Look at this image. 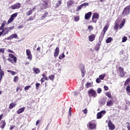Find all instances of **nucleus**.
<instances>
[{
	"mask_svg": "<svg viewBox=\"0 0 130 130\" xmlns=\"http://www.w3.org/2000/svg\"><path fill=\"white\" fill-rule=\"evenodd\" d=\"M14 26L4 27L3 29H2V31H0V37L1 36H2V35H3V36H6L7 34H9V32H10V31L14 30Z\"/></svg>",
	"mask_w": 130,
	"mask_h": 130,
	"instance_id": "f257e3e1",
	"label": "nucleus"
},
{
	"mask_svg": "<svg viewBox=\"0 0 130 130\" xmlns=\"http://www.w3.org/2000/svg\"><path fill=\"white\" fill-rule=\"evenodd\" d=\"M43 3L40 4V8L41 10H46L48 8V4H49V0H42Z\"/></svg>",
	"mask_w": 130,
	"mask_h": 130,
	"instance_id": "f03ea898",
	"label": "nucleus"
},
{
	"mask_svg": "<svg viewBox=\"0 0 130 130\" xmlns=\"http://www.w3.org/2000/svg\"><path fill=\"white\" fill-rule=\"evenodd\" d=\"M9 56L10 58L7 59V60L9 61L10 62H11V63H17V57L15 56L14 54L12 53L9 54Z\"/></svg>",
	"mask_w": 130,
	"mask_h": 130,
	"instance_id": "7ed1b4c3",
	"label": "nucleus"
},
{
	"mask_svg": "<svg viewBox=\"0 0 130 130\" xmlns=\"http://www.w3.org/2000/svg\"><path fill=\"white\" fill-rule=\"evenodd\" d=\"M130 14V6L128 5L125 7L121 13V15L122 17H126V16H128V14Z\"/></svg>",
	"mask_w": 130,
	"mask_h": 130,
	"instance_id": "20e7f679",
	"label": "nucleus"
},
{
	"mask_svg": "<svg viewBox=\"0 0 130 130\" xmlns=\"http://www.w3.org/2000/svg\"><path fill=\"white\" fill-rule=\"evenodd\" d=\"M88 95L89 97H93V98H95L97 97V92L93 89H90L88 90Z\"/></svg>",
	"mask_w": 130,
	"mask_h": 130,
	"instance_id": "39448f33",
	"label": "nucleus"
},
{
	"mask_svg": "<svg viewBox=\"0 0 130 130\" xmlns=\"http://www.w3.org/2000/svg\"><path fill=\"white\" fill-rule=\"evenodd\" d=\"M87 126L90 129H95V128H96V124L93 122L92 121H90L87 124Z\"/></svg>",
	"mask_w": 130,
	"mask_h": 130,
	"instance_id": "423d86ee",
	"label": "nucleus"
},
{
	"mask_svg": "<svg viewBox=\"0 0 130 130\" xmlns=\"http://www.w3.org/2000/svg\"><path fill=\"white\" fill-rule=\"evenodd\" d=\"M79 68L81 72L82 78H84V77H85V74L86 73V71H85V66H84L83 64H80Z\"/></svg>",
	"mask_w": 130,
	"mask_h": 130,
	"instance_id": "0eeeda50",
	"label": "nucleus"
},
{
	"mask_svg": "<svg viewBox=\"0 0 130 130\" xmlns=\"http://www.w3.org/2000/svg\"><path fill=\"white\" fill-rule=\"evenodd\" d=\"M105 113H106V111L105 110H102L101 112L98 113L96 114L97 119H100L101 118H102V116H103Z\"/></svg>",
	"mask_w": 130,
	"mask_h": 130,
	"instance_id": "6e6552de",
	"label": "nucleus"
},
{
	"mask_svg": "<svg viewBox=\"0 0 130 130\" xmlns=\"http://www.w3.org/2000/svg\"><path fill=\"white\" fill-rule=\"evenodd\" d=\"M18 39V35L17 34H12L10 37L6 38L5 40H12V39Z\"/></svg>",
	"mask_w": 130,
	"mask_h": 130,
	"instance_id": "1a4fd4ad",
	"label": "nucleus"
},
{
	"mask_svg": "<svg viewBox=\"0 0 130 130\" xmlns=\"http://www.w3.org/2000/svg\"><path fill=\"white\" fill-rule=\"evenodd\" d=\"M95 19H96V20H95ZM98 19H99V15L98 14V13H93L91 19L92 22L93 23H96L97 20H98Z\"/></svg>",
	"mask_w": 130,
	"mask_h": 130,
	"instance_id": "9d476101",
	"label": "nucleus"
},
{
	"mask_svg": "<svg viewBox=\"0 0 130 130\" xmlns=\"http://www.w3.org/2000/svg\"><path fill=\"white\" fill-rule=\"evenodd\" d=\"M11 8L12 10H18V9H20V8H21V4L19 3H16L14 5H12L11 6Z\"/></svg>",
	"mask_w": 130,
	"mask_h": 130,
	"instance_id": "9b49d317",
	"label": "nucleus"
},
{
	"mask_svg": "<svg viewBox=\"0 0 130 130\" xmlns=\"http://www.w3.org/2000/svg\"><path fill=\"white\" fill-rule=\"evenodd\" d=\"M26 55L27 56V58L31 60L32 59V53H31V50L30 49H26Z\"/></svg>",
	"mask_w": 130,
	"mask_h": 130,
	"instance_id": "f8f14e48",
	"label": "nucleus"
},
{
	"mask_svg": "<svg viewBox=\"0 0 130 130\" xmlns=\"http://www.w3.org/2000/svg\"><path fill=\"white\" fill-rule=\"evenodd\" d=\"M118 71L119 72V76L121 78H123L124 77V71L122 67H120L118 68Z\"/></svg>",
	"mask_w": 130,
	"mask_h": 130,
	"instance_id": "ddd939ff",
	"label": "nucleus"
},
{
	"mask_svg": "<svg viewBox=\"0 0 130 130\" xmlns=\"http://www.w3.org/2000/svg\"><path fill=\"white\" fill-rule=\"evenodd\" d=\"M108 28H109V24H106L104 27L103 31L101 34V35H103V37H104V35H105V33H106V31H107V30H108Z\"/></svg>",
	"mask_w": 130,
	"mask_h": 130,
	"instance_id": "4468645a",
	"label": "nucleus"
},
{
	"mask_svg": "<svg viewBox=\"0 0 130 130\" xmlns=\"http://www.w3.org/2000/svg\"><path fill=\"white\" fill-rule=\"evenodd\" d=\"M96 38V35L93 34H91L90 36H88V40L90 42H93Z\"/></svg>",
	"mask_w": 130,
	"mask_h": 130,
	"instance_id": "2eb2a0df",
	"label": "nucleus"
},
{
	"mask_svg": "<svg viewBox=\"0 0 130 130\" xmlns=\"http://www.w3.org/2000/svg\"><path fill=\"white\" fill-rule=\"evenodd\" d=\"M3 76H5V72L2 70V65L0 64V83L3 80Z\"/></svg>",
	"mask_w": 130,
	"mask_h": 130,
	"instance_id": "dca6fc26",
	"label": "nucleus"
},
{
	"mask_svg": "<svg viewBox=\"0 0 130 130\" xmlns=\"http://www.w3.org/2000/svg\"><path fill=\"white\" fill-rule=\"evenodd\" d=\"M108 127L109 129L110 130H113L115 129V126L114 125H113V124H112V122H111V121H109L108 122Z\"/></svg>",
	"mask_w": 130,
	"mask_h": 130,
	"instance_id": "f3484780",
	"label": "nucleus"
},
{
	"mask_svg": "<svg viewBox=\"0 0 130 130\" xmlns=\"http://www.w3.org/2000/svg\"><path fill=\"white\" fill-rule=\"evenodd\" d=\"M59 54V48L57 47L55 49V52L54 53V57H57Z\"/></svg>",
	"mask_w": 130,
	"mask_h": 130,
	"instance_id": "a211bd4d",
	"label": "nucleus"
},
{
	"mask_svg": "<svg viewBox=\"0 0 130 130\" xmlns=\"http://www.w3.org/2000/svg\"><path fill=\"white\" fill-rule=\"evenodd\" d=\"M34 10H36V6H35L34 7H33L32 8V9H30V10L28 11L26 14V16H30L31 15H32L33 11H34Z\"/></svg>",
	"mask_w": 130,
	"mask_h": 130,
	"instance_id": "6ab92c4d",
	"label": "nucleus"
},
{
	"mask_svg": "<svg viewBox=\"0 0 130 130\" xmlns=\"http://www.w3.org/2000/svg\"><path fill=\"white\" fill-rule=\"evenodd\" d=\"M91 16H92V13L91 12H88L85 15V20H89L91 18Z\"/></svg>",
	"mask_w": 130,
	"mask_h": 130,
	"instance_id": "aec40b11",
	"label": "nucleus"
},
{
	"mask_svg": "<svg viewBox=\"0 0 130 130\" xmlns=\"http://www.w3.org/2000/svg\"><path fill=\"white\" fill-rule=\"evenodd\" d=\"M0 127L1 128H2V129H4V128L5 127V126H6L7 123H6V121L3 120L1 123H0Z\"/></svg>",
	"mask_w": 130,
	"mask_h": 130,
	"instance_id": "412c9836",
	"label": "nucleus"
},
{
	"mask_svg": "<svg viewBox=\"0 0 130 130\" xmlns=\"http://www.w3.org/2000/svg\"><path fill=\"white\" fill-rule=\"evenodd\" d=\"M114 103V101L113 100H109L107 102V106L110 107V106H112L113 104Z\"/></svg>",
	"mask_w": 130,
	"mask_h": 130,
	"instance_id": "4be33fe9",
	"label": "nucleus"
},
{
	"mask_svg": "<svg viewBox=\"0 0 130 130\" xmlns=\"http://www.w3.org/2000/svg\"><path fill=\"white\" fill-rule=\"evenodd\" d=\"M74 4H75V2L73 0H69V1L67 2V5L69 7H72Z\"/></svg>",
	"mask_w": 130,
	"mask_h": 130,
	"instance_id": "5701e85b",
	"label": "nucleus"
},
{
	"mask_svg": "<svg viewBox=\"0 0 130 130\" xmlns=\"http://www.w3.org/2000/svg\"><path fill=\"white\" fill-rule=\"evenodd\" d=\"M101 46V41H99V43L95 46V47L94 48L95 50H96V51H98V50L100 49Z\"/></svg>",
	"mask_w": 130,
	"mask_h": 130,
	"instance_id": "b1692460",
	"label": "nucleus"
},
{
	"mask_svg": "<svg viewBox=\"0 0 130 130\" xmlns=\"http://www.w3.org/2000/svg\"><path fill=\"white\" fill-rule=\"evenodd\" d=\"M125 24V18H124L122 19V22L119 26V29H122V27H123V26H124Z\"/></svg>",
	"mask_w": 130,
	"mask_h": 130,
	"instance_id": "393cba45",
	"label": "nucleus"
},
{
	"mask_svg": "<svg viewBox=\"0 0 130 130\" xmlns=\"http://www.w3.org/2000/svg\"><path fill=\"white\" fill-rule=\"evenodd\" d=\"M24 111H25V107H22L21 108H20L17 111V114H21V113H22V112H24Z\"/></svg>",
	"mask_w": 130,
	"mask_h": 130,
	"instance_id": "a878e982",
	"label": "nucleus"
},
{
	"mask_svg": "<svg viewBox=\"0 0 130 130\" xmlns=\"http://www.w3.org/2000/svg\"><path fill=\"white\" fill-rule=\"evenodd\" d=\"M32 71H34L35 74H38L40 73V69L37 68H32Z\"/></svg>",
	"mask_w": 130,
	"mask_h": 130,
	"instance_id": "bb28decb",
	"label": "nucleus"
},
{
	"mask_svg": "<svg viewBox=\"0 0 130 130\" xmlns=\"http://www.w3.org/2000/svg\"><path fill=\"white\" fill-rule=\"evenodd\" d=\"M46 17H48V12L46 11L45 12V13L42 16L41 20H44Z\"/></svg>",
	"mask_w": 130,
	"mask_h": 130,
	"instance_id": "cd10ccee",
	"label": "nucleus"
},
{
	"mask_svg": "<svg viewBox=\"0 0 130 130\" xmlns=\"http://www.w3.org/2000/svg\"><path fill=\"white\" fill-rule=\"evenodd\" d=\"M16 105H17V104L16 103H11L9 105V109H13V108H14V107H15L16 106Z\"/></svg>",
	"mask_w": 130,
	"mask_h": 130,
	"instance_id": "c85d7f7f",
	"label": "nucleus"
},
{
	"mask_svg": "<svg viewBox=\"0 0 130 130\" xmlns=\"http://www.w3.org/2000/svg\"><path fill=\"white\" fill-rule=\"evenodd\" d=\"M105 95L108 98H110L111 99H112V98H113L112 96L111 95V93L109 91H108V92H106Z\"/></svg>",
	"mask_w": 130,
	"mask_h": 130,
	"instance_id": "c756f323",
	"label": "nucleus"
},
{
	"mask_svg": "<svg viewBox=\"0 0 130 130\" xmlns=\"http://www.w3.org/2000/svg\"><path fill=\"white\" fill-rule=\"evenodd\" d=\"M129 83H130V77L125 80V83H124V86H127V85H128Z\"/></svg>",
	"mask_w": 130,
	"mask_h": 130,
	"instance_id": "7c9ffc66",
	"label": "nucleus"
},
{
	"mask_svg": "<svg viewBox=\"0 0 130 130\" xmlns=\"http://www.w3.org/2000/svg\"><path fill=\"white\" fill-rule=\"evenodd\" d=\"M92 85H93V83L92 82H88L86 84H85V87L87 89L92 87Z\"/></svg>",
	"mask_w": 130,
	"mask_h": 130,
	"instance_id": "2f4dec72",
	"label": "nucleus"
},
{
	"mask_svg": "<svg viewBox=\"0 0 130 130\" xmlns=\"http://www.w3.org/2000/svg\"><path fill=\"white\" fill-rule=\"evenodd\" d=\"M6 26V21H4V23H3L0 26V31H2L3 29H4L5 26Z\"/></svg>",
	"mask_w": 130,
	"mask_h": 130,
	"instance_id": "473e14b6",
	"label": "nucleus"
},
{
	"mask_svg": "<svg viewBox=\"0 0 130 130\" xmlns=\"http://www.w3.org/2000/svg\"><path fill=\"white\" fill-rule=\"evenodd\" d=\"M58 2L56 3V7L57 8L58 7H59L60 5L62 4V0H57Z\"/></svg>",
	"mask_w": 130,
	"mask_h": 130,
	"instance_id": "72a5a7b5",
	"label": "nucleus"
},
{
	"mask_svg": "<svg viewBox=\"0 0 130 130\" xmlns=\"http://www.w3.org/2000/svg\"><path fill=\"white\" fill-rule=\"evenodd\" d=\"M113 40L112 38L111 37H109L107 39L106 42V43H110V42H111V41Z\"/></svg>",
	"mask_w": 130,
	"mask_h": 130,
	"instance_id": "f704fd0d",
	"label": "nucleus"
},
{
	"mask_svg": "<svg viewBox=\"0 0 130 130\" xmlns=\"http://www.w3.org/2000/svg\"><path fill=\"white\" fill-rule=\"evenodd\" d=\"M106 76V74H102V75H100L99 78L101 80H104V78H105Z\"/></svg>",
	"mask_w": 130,
	"mask_h": 130,
	"instance_id": "c9c22d12",
	"label": "nucleus"
},
{
	"mask_svg": "<svg viewBox=\"0 0 130 130\" xmlns=\"http://www.w3.org/2000/svg\"><path fill=\"white\" fill-rule=\"evenodd\" d=\"M14 21V18H13L11 16H10V18L9 19L8 21H7V24H9L11 23V22H13Z\"/></svg>",
	"mask_w": 130,
	"mask_h": 130,
	"instance_id": "e433bc0d",
	"label": "nucleus"
},
{
	"mask_svg": "<svg viewBox=\"0 0 130 130\" xmlns=\"http://www.w3.org/2000/svg\"><path fill=\"white\" fill-rule=\"evenodd\" d=\"M64 54L62 53L59 55L58 58L59 59H62V58H64Z\"/></svg>",
	"mask_w": 130,
	"mask_h": 130,
	"instance_id": "4c0bfd02",
	"label": "nucleus"
},
{
	"mask_svg": "<svg viewBox=\"0 0 130 130\" xmlns=\"http://www.w3.org/2000/svg\"><path fill=\"white\" fill-rule=\"evenodd\" d=\"M80 20V16H74L75 22H78Z\"/></svg>",
	"mask_w": 130,
	"mask_h": 130,
	"instance_id": "58836bf2",
	"label": "nucleus"
},
{
	"mask_svg": "<svg viewBox=\"0 0 130 130\" xmlns=\"http://www.w3.org/2000/svg\"><path fill=\"white\" fill-rule=\"evenodd\" d=\"M17 16H18V13L17 12L14 13L13 14H12V15H11V17L14 19V18H16L17 17Z\"/></svg>",
	"mask_w": 130,
	"mask_h": 130,
	"instance_id": "ea45409f",
	"label": "nucleus"
},
{
	"mask_svg": "<svg viewBox=\"0 0 130 130\" xmlns=\"http://www.w3.org/2000/svg\"><path fill=\"white\" fill-rule=\"evenodd\" d=\"M49 79L51 81H53V80L54 79V75H50L49 76Z\"/></svg>",
	"mask_w": 130,
	"mask_h": 130,
	"instance_id": "a19ab883",
	"label": "nucleus"
},
{
	"mask_svg": "<svg viewBox=\"0 0 130 130\" xmlns=\"http://www.w3.org/2000/svg\"><path fill=\"white\" fill-rule=\"evenodd\" d=\"M19 80V77L18 76H15L14 78V82H15V83H17V82H18Z\"/></svg>",
	"mask_w": 130,
	"mask_h": 130,
	"instance_id": "79ce46f5",
	"label": "nucleus"
},
{
	"mask_svg": "<svg viewBox=\"0 0 130 130\" xmlns=\"http://www.w3.org/2000/svg\"><path fill=\"white\" fill-rule=\"evenodd\" d=\"M33 20H34V17H33L32 16H30L27 19V22H29V21H33Z\"/></svg>",
	"mask_w": 130,
	"mask_h": 130,
	"instance_id": "37998d69",
	"label": "nucleus"
},
{
	"mask_svg": "<svg viewBox=\"0 0 130 130\" xmlns=\"http://www.w3.org/2000/svg\"><path fill=\"white\" fill-rule=\"evenodd\" d=\"M114 29L115 30H118V23H116L115 24V25L114 26Z\"/></svg>",
	"mask_w": 130,
	"mask_h": 130,
	"instance_id": "c03bdc74",
	"label": "nucleus"
},
{
	"mask_svg": "<svg viewBox=\"0 0 130 130\" xmlns=\"http://www.w3.org/2000/svg\"><path fill=\"white\" fill-rule=\"evenodd\" d=\"M8 72L10 73L13 76H15V75H16V72H15V71L8 70Z\"/></svg>",
	"mask_w": 130,
	"mask_h": 130,
	"instance_id": "a18cd8bd",
	"label": "nucleus"
},
{
	"mask_svg": "<svg viewBox=\"0 0 130 130\" xmlns=\"http://www.w3.org/2000/svg\"><path fill=\"white\" fill-rule=\"evenodd\" d=\"M81 7H87L88 6H89V3H83L81 5Z\"/></svg>",
	"mask_w": 130,
	"mask_h": 130,
	"instance_id": "49530a36",
	"label": "nucleus"
},
{
	"mask_svg": "<svg viewBox=\"0 0 130 130\" xmlns=\"http://www.w3.org/2000/svg\"><path fill=\"white\" fill-rule=\"evenodd\" d=\"M40 86V83H37L36 84V89L38 90L39 89V86Z\"/></svg>",
	"mask_w": 130,
	"mask_h": 130,
	"instance_id": "de8ad7c7",
	"label": "nucleus"
},
{
	"mask_svg": "<svg viewBox=\"0 0 130 130\" xmlns=\"http://www.w3.org/2000/svg\"><path fill=\"white\" fill-rule=\"evenodd\" d=\"M96 82L98 84H100L101 83V79L99 77L96 79Z\"/></svg>",
	"mask_w": 130,
	"mask_h": 130,
	"instance_id": "09e8293b",
	"label": "nucleus"
},
{
	"mask_svg": "<svg viewBox=\"0 0 130 130\" xmlns=\"http://www.w3.org/2000/svg\"><path fill=\"white\" fill-rule=\"evenodd\" d=\"M82 7L81 5L78 6L76 9V12H79V11H80V10H81Z\"/></svg>",
	"mask_w": 130,
	"mask_h": 130,
	"instance_id": "8fccbe9b",
	"label": "nucleus"
},
{
	"mask_svg": "<svg viewBox=\"0 0 130 130\" xmlns=\"http://www.w3.org/2000/svg\"><path fill=\"white\" fill-rule=\"evenodd\" d=\"M126 40H127V38L126 37H124L122 38V42H125V41H126Z\"/></svg>",
	"mask_w": 130,
	"mask_h": 130,
	"instance_id": "3c124183",
	"label": "nucleus"
},
{
	"mask_svg": "<svg viewBox=\"0 0 130 130\" xmlns=\"http://www.w3.org/2000/svg\"><path fill=\"white\" fill-rule=\"evenodd\" d=\"M82 112H83V113H84V114H87V113H88V109H85L83 110Z\"/></svg>",
	"mask_w": 130,
	"mask_h": 130,
	"instance_id": "603ef678",
	"label": "nucleus"
},
{
	"mask_svg": "<svg viewBox=\"0 0 130 130\" xmlns=\"http://www.w3.org/2000/svg\"><path fill=\"white\" fill-rule=\"evenodd\" d=\"M29 88H31V86H30V85L26 86H25V87H24V90H25V91H27V90H29Z\"/></svg>",
	"mask_w": 130,
	"mask_h": 130,
	"instance_id": "864d4df0",
	"label": "nucleus"
},
{
	"mask_svg": "<svg viewBox=\"0 0 130 130\" xmlns=\"http://www.w3.org/2000/svg\"><path fill=\"white\" fill-rule=\"evenodd\" d=\"M88 29H90V30H93V29H94V27H93V26H92V25H89L88 26Z\"/></svg>",
	"mask_w": 130,
	"mask_h": 130,
	"instance_id": "5fc2aeb1",
	"label": "nucleus"
},
{
	"mask_svg": "<svg viewBox=\"0 0 130 130\" xmlns=\"http://www.w3.org/2000/svg\"><path fill=\"white\" fill-rule=\"evenodd\" d=\"M5 53V49L4 48H0V53Z\"/></svg>",
	"mask_w": 130,
	"mask_h": 130,
	"instance_id": "6e6d98bb",
	"label": "nucleus"
},
{
	"mask_svg": "<svg viewBox=\"0 0 130 130\" xmlns=\"http://www.w3.org/2000/svg\"><path fill=\"white\" fill-rule=\"evenodd\" d=\"M97 92L99 94H100V93H101V92H102V89H101V88H99L97 90Z\"/></svg>",
	"mask_w": 130,
	"mask_h": 130,
	"instance_id": "4d7b16f0",
	"label": "nucleus"
},
{
	"mask_svg": "<svg viewBox=\"0 0 130 130\" xmlns=\"http://www.w3.org/2000/svg\"><path fill=\"white\" fill-rule=\"evenodd\" d=\"M104 88L105 91H108V90H109V87H108L107 86H104Z\"/></svg>",
	"mask_w": 130,
	"mask_h": 130,
	"instance_id": "13d9d810",
	"label": "nucleus"
},
{
	"mask_svg": "<svg viewBox=\"0 0 130 130\" xmlns=\"http://www.w3.org/2000/svg\"><path fill=\"white\" fill-rule=\"evenodd\" d=\"M126 124H127V129L130 130V123H129V122H127Z\"/></svg>",
	"mask_w": 130,
	"mask_h": 130,
	"instance_id": "bf43d9fd",
	"label": "nucleus"
},
{
	"mask_svg": "<svg viewBox=\"0 0 130 130\" xmlns=\"http://www.w3.org/2000/svg\"><path fill=\"white\" fill-rule=\"evenodd\" d=\"M2 57H3L4 62H6L7 61V58H6V57L5 56V55H3Z\"/></svg>",
	"mask_w": 130,
	"mask_h": 130,
	"instance_id": "052dcab7",
	"label": "nucleus"
},
{
	"mask_svg": "<svg viewBox=\"0 0 130 130\" xmlns=\"http://www.w3.org/2000/svg\"><path fill=\"white\" fill-rule=\"evenodd\" d=\"M40 50H41V48L40 47H38L37 49V51H38V52H40Z\"/></svg>",
	"mask_w": 130,
	"mask_h": 130,
	"instance_id": "680f3d73",
	"label": "nucleus"
},
{
	"mask_svg": "<svg viewBox=\"0 0 130 130\" xmlns=\"http://www.w3.org/2000/svg\"><path fill=\"white\" fill-rule=\"evenodd\" d=\"M7 51H8V52H10L11 53H14V51H13V50L10 49H8V50H7Z\"/></svg>",
	"mask_w": 130,
	"mask_h": 130,
	"instance_id": "e2e57ef3",
	"label": "nucleus"
},
{
	"mask_svg": "<svg viewBox=\"0 0 130 130\" xmlns=\"http://www.w3.org/2000/svg\"><path fill=\"white\" fill-rule=\"evenodd\" d=\"M14 127H15V126H14V125H11V126H10V130H12V129H14Z\"/></svg>",
	"mask_w": 130,
	"mask_h": 130,
	"instance_id": "0e129e2a",
	"label": "nucleus"
},
{
	"mask_svg": "<svg viewBox=\"0 0 130 130\" xmlns=\"http://www.w3.org/2000/svg\"><path fill=\"white\" fill-rule=\"evenodd\" d=\"M41 120H38L37 121H36V125H38V124L40 122Z\"/></svg>",
	"mask_w": 130,
	"mask_h": 130,
	"instance_id": "69168bd1",
	"label": "nucleus"
},
{
	"mask_svg": "<svg viewBox=\"0 0 130 130\" xmlns=\"http://www.w3.org/2000/svg\"><path fill=\"white\" fill-rule=\"evenodd\" d=\"M20 89H21L20 87H17L16 89V92H19V90H20Z\"/></svg>",
	"mask_w": 130,
	"mask_h": 130,
	"instance_id": "338daca9",
	"label": "nucleus"
},
{
	"mask_svg": "<svg viewBox=\"0 0 130 130\" xmlns=\"http://www.w3.org/2000/svg\"><path fill=\"white\" fill-rule=\"evenodd\" d=\"M41 83H44L45 81H44V79L43 78H42L41 79Z\"/></svg>",
	"mask_w": 130,
	"mask_h": 130,
	"instance_id": "774afa93",
	"label": "nucleus"
}]
</instances>
